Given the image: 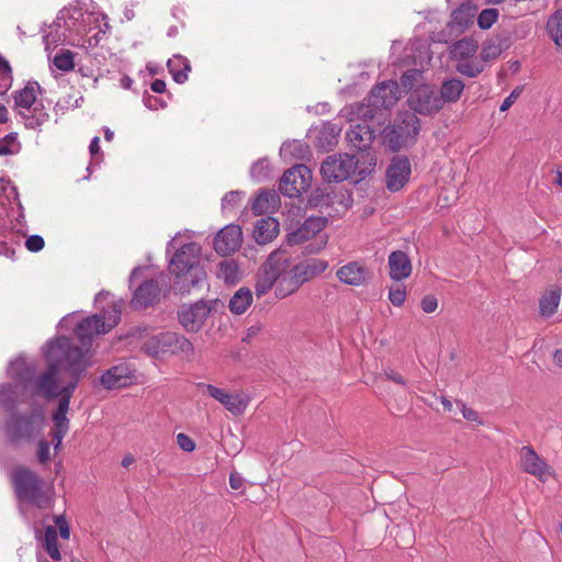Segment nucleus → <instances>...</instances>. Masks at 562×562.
I'll use <instances>...</instances> for the list:
<instances>
[{
    "mask_svg": "<svg viewBox=\"0 0 562 562\" xmlns=\"http://www.w3.org/2000/svg\"><path fill=\"white\" fill-rule=\"evenodd\" d=\"M375 161L369 154L356 157L349 154L328 156L321 166V173L327 182H341L348 179L359 182L371 172Z\"/></svg>",
    "mask_w": 562,
    "mask_h": 562,
    "instance_id": "nucleus-3",
    "label": "nucleus"
},
{
    "mask_svg": "<svg viewBox=\"0 0 562 562\" xmlns=\"http://www.w3.org/2000/svg\"><path fill=\"white\" fill-rule=\"evenodd\" d=\"M100 138L99 136H94L91 142H90V145H89V151L92 156L97 155L100 153Z\"/></svg>",
    "mask_w": 562,
    "mask_h": 562,
    "instance_id": "nucleus-64",
    "label": "nucleus"
},
{
    "mask_svg": "<svg viewBox=\"0 0 562 562\" xmlns=\"http://www.w3.org/2000/svg\"><path fill=\"white\" fill-rule=\"evenodd\" d=\"M45 246L44 238L41 235H31L25 240V247L27 250L32 252H37L42 250Z\"/></svg>",
    "mask_w": 562,
    "mask_h": 562,
    "instance_id": "nucleus-52",
    "label": "nucleus"
},
{
    "mask_svg": "<svg viewBox=\"0 0 562 562\" xmlns=\"http://www.w3.org/2000/svg\"><path fill=\"white\" fill-rule=\"evenodd\" d=\"M311 180V170L305 165H295L283 173L279 190L283 195L295 198L310 188Z\"/></svg>",
    "mask_w": 562,
    "mask_h": 562,
    "instance_id": "nucleus-8",
    "label": "nucleus"
},
{
    "mask_svg": "<svg viewBox=\"0 0 562 562\" xmlns=\"http://www.w3.org/2000/svg\"><path fill=\"white\" fill-rule=\"evenodd\" d=\"M229 485L233 490H239L244 485V477L236 472L231 473L229 475Z\"/></svg>",
    "mask_w": 562,
    "mask_h": 562,
    "instance_id": "nucleus-60",
    "label": "nucleus"
},
{
    "mask_svg": "<svg viewBox=\"0 0 562 562\" xmlns=\"http://www.w3.org/2000/svg\"><path fill=\"white\" fill-rule=\"evenodd\" d=\"M252 303V292L248 288H240L232 296L228 303L229 311L233 314L241 315Z\"/></svg>",
    "mask_w": 562,
    "mask_h": 562,
    "instance_id": "nucleus-35",
    "label": "nucleus"
},
{
    "mask_svg": "<svg viewBox=\"0 0 562 562\" xmlns=\"http://www.w3.org/2000/svg\"><path fill=\"white\" fill-rule=\"evenodd\" d=\"M398 85L389 80L376 85L370 92L369 102L374 108L389 109L398 100Z\"/></svg>",
    "mask_w": 562,
    "mask_h": 562,
    "instance_id": "nucleus-19",
    "label": "nucleus"
},
{
    "mask_svg": "<svg viewBox=\"0 0 562 562\" xmlns=\"http://www.w3.org/2000/svg\"><path fill=\"white\" fill-rule=\"evenodd\" d=\"M347 138L349 142L353 143L355 146H357L356 142H363V140H370L371 139V131L368 126H361L357 125L355 127H351L347 132ZM358 147H361V144H358Z\"/></svg>",
    "mask_w": 562,
    "mask_h": 562,
    "instance_id": "nucleus-47",
    "label": "nucleus"
},
{
    "mask_svg": "<svg viewBox=\"0 0 562 562\" xmlns=\"http://www.w3.org/2000/svg\"><path fill=\"white\" fill-rule=\"evenodd\" d=\"M519 465L528 474L539 480H544L549 474L550 467L541 459L530 446H524L519 452Z\"/></svg>",
    "mask_w": 562,
    "mask_h": 562,
    "instance_id": "nucleus-18",
    "label": "nucleus"
},
{
    "mask_svg": "<svg viewBox=\"0 0 562 562\" xmlns=\"http://www.w3.org/2000/svg\"><path fill=\"white\" fill-rule=\"evenodd\" d=\"M244 195L245 193L238 190L226 193L222 199L223 211H231L237 207L240 204Z\"/></svg>",
    "mask_w": 562,
    "mask_h": 562,
    "instance_id": "nucleus-48",
    "label": "nucleus"
},
{
    "mask_svg": "<svg viewBox=\"0 0 562 562\" xmlns=\"http://www.w3.org/2000/svg\"><path fill=\"white\" fill-rule=\"evenodd\" d=\"M177 443L186 452H192L195 449L194 441L183 432L177 435Z\"/></svg>",
    "mask_w": 562,
    "mask_h": 562,
    "instance_id": "nucleus-54",
    "label": "nucleus"
},
{
    "mask_svg": "<svg viewBox=\"0 0 562 562\" xmlns=\"http://www.w3.org/2000/svg\"><path fill=\"white\" fill-rule=\"evenodd\" d=\"M75 54L69 49H60L54 57V65L61 71H70L75 67Z\"/></svg>",
    "mask_w": 562,
    "mask_h": 562,
    "instance_id": "nucleus-45",
    "label": "nucleus"
},
{
    "mask_svg": "<svg viewBox=\"0 0 562 562\" xmlns=\"http://www.w3.org/2000/svg\"><path fill=\"white\" fill-rule=\"evenodd\" d=\"M561 291L559 288L550 289L539 302L540 314L546 317L553 315L559 306Z\"/></svg>",
    "mask_w": 562,
    "mask_h": 562,
    "instance_id": "nucleus-36",
    "label": "nucleus"
},
{
    "mask_svg": "<svg viewBox=\"0 0 562 562\" xmlns=\"http://www.w3.org/2000/svg\"><path fill=\"white\" fill-rule=\"evenodd\" d=\"M161 289L155 279L144 281L135 291L132 304L135 307H147L159 300Z\"/></svg>",
    "mask_w": 562,
    "mask_h": 562,
    "instance_id": "nucleus-22",
    "label": "nucleus"
},
{
    "mask_svg": "<svg viewBox=\"0 0 562 562\" xmlns=\"http://www.w3.org/2000/svg\"><path fill=\"white\" fill-rule=\"evenodd\" d=\"M326 225V217L311 216L297 229L288 234V243L289 245H300L313 239V241L305 246L304 252L317 254L326 245V239L318 235Z\"/></svg>",
    "mask_w": 562,
    "mask_h": 562,
    "instance_id": "nucleus-7",
    "label": "nucleus"
},
{
    "mask_svg": "<svg viewBox=\"0 0 562 562\" xmlns=\"http://www.w3.org/2000/svg\"><path fill=\"white\" fill-rule=\"evenodd\" d=\"M519 94H520V90L518 88L513 90L510 92V94L505 98V100L503 101V103L499 106V110L502 112L507 111L515 103V101L519 97Z\"/></svg>",
    "mask_w": 562,
    "mask_h": 562,
    "instance_id": "nucleus-57",
    "label": "nucleus"
},
{
    "mask_svg": "<svg viewBox=\"0 0 562 562\" xmlns=\"http://www.w3.org/2000/svg\"><path fill=\"white\" fill-rule=\"evenodd\" d=\"M497 18L496 9H484L477 16V24L482 30H487L496 22Z\"/></svg>",
    "mask_w": 562,
    "mask_h": 562,
    "instance_id": "nucleus-49",
    "label": "nucleus"
},
{
    "mask_svg": "<svg viewBox=\"0 0 562 562\" xmlns=\"http://www.w3.org/2000/svg\"><path fill=\"white\" fill-rule=\"evenodd\" d=\"M201 247L196 243H188L180 247L169 261V271L175 276V289L181 293H190L206 279V272L200 266Z\"/></svg>",
    "mask_w": 562,
    "mask_h": 562,
    "instance_id": "nucleus-2",
    "label": "nucleus"
},
{
    "mask_svg": "<svg viewBox=\"0 0 562 562\" xmlns=\"http://www.w3.org/2000/svg\"><path fill=\"white\" fill-rule=\"evenodd\" d=\"M501 54V49L494 45H484L480 53V61L483 64L496 58Z\"/></svg>",
    "mask_w": 562,
    "mask_h": 562,
    "instance_id": "nucleus-53",
    "label": "nucleus"
},
{
    "mask_svg": "<svg viewBox=\"0 0 562 562\" xmlns=\"http://www.w3.org/2000/svg\"><path fill=\"white\" fill-rule=\"evenodd\" d=\"M59 402H58V406H57V409L58 412L60 413H68L69 411V404H70V400L69 397L67 396H59Z\"/></svg>",
    "mask_w": 562,
    "mask_h": 562,
    "instance_id": "nucleus-63",
    "label": "nucleus"
},
{
    "mask_svg": "<svg viewBox=\"0 0 562 562\" xmlns=\"http://www.w3.org/2000/svg\"><path fill=\"white\" fill-rule=\"evenodd\" d=\"M328 268V262L319 258L306 259L302 262L296 263L291 268L295 278L301 284H304L313 278L319 276Z\"/></svg>",
    "mask_w": 562,
    "mask_h": 562,
    "instance_id": "nucleus-23",
    "label": "nucleus"
},
{
    "mask_svg": "<svg viewBox=\"0 0 562 562\" xmlns=\"http://www.w3.org/2000/svg\"><path fill=\"white\" fill-rule=\"evenodd\" d=\"M44 426V415L34 409L26 415L12 413L5 426L7 437L12 443L31 441Z\"/></svg>",
    "mask_w": 562,
    "mask_h": 562,
    "instance_id": "nucleus-6",
    "label": "nucleus"
},
{
    "mask_svg": "<svg viewBox=\"0 0 562 562\" xmlns=\"http://www.w3.org/2000/svg\"><path fill=\"white\" fill-rule=\"evenodd\" d=\"M40 89L41 87L36 81H29L23 89L13 93L14 112L16 115L38 102L36 101V91Z\"/></svg>",
    "mask_w": 562,
    "mask_h": 562,
    "instance_id": "nucleus-28",
    "label": "nucleus"
},
{
    "mask_svg": "<svg viewBox=\"0 0 562 562\" xmlns=\"http://www.w3.org/2000/svg\"><path fill=\"white\" fill-rule=\"evenodd\" d=\"M42 543L46 553L55 561L60 560V552L57 546V531L55 527L48 526L44 530Z\"/></svg>",
    "mask_w": 562,
    "mask_h": 562,
    "instance_id": "nucleus-39",
    "label": "nucleus"
},
{
    "mask_svg": "<svg viewBox=\"0 0 562 562\" xmlns=\"http://www.w3.org/2000/svg\"><path fill=\"white\" fill-rule=\"evenodd\" d=\"M12 485L19 499L38 508H47L52 504L53 488L32 470L20 467L11 474Z\"/></svg>",
    "mask_w": 562,
    "mask_h": 562,
    "instance_id": "nucleus-4",
    "label": "nucleus"
},
{
    "mask_svg": "<svg viewBox=\"0 0 562 562\" xmlns=\"http://www.w3.org/2000/svg\"><path fill=\"white\" fill-rule=\"evenodd\" d=\"M420 130V121L414 113H406L401 121L396 123L391 132L390 140L396 139L393 148L401 147L408 139H414Z\"/></svg>",
    "mask_w": 562,
    "mask_h": 562,
    "instance_id": "nucleus-16",
    "label": "nucleus"
},
{
    "mask_svg": "<svg viewBox=\"0 0 562 562\" xmlns=\"http://www.w3.org/2000/svg\"><path fill=\"white\" fill-rule=\"evenodd\" d=\"M385 375L389 380L400 384V385H405L406 384V381L405 379L398 374L397 372H395L393 369H389L385 371Z\"/></svg>",
    "mask_w": 562,
    "mask_h": 562,
    "instance_id": "nucleus-61",
    "label": "nucleus"
},
{
    "mask_svg": "<svg viewBox=\"0 0 562 562\" xmlns=\"http://www.w3.org/2000/svg\"><path fill=\"white\" fill-rule=\"evenodd\" d=\"M75 14L82 16L80 10H74V14L65 10L58 13L54 22L48 26L49 31L43 36L46 49H49L50 46L55 47L68 40V33L74 30L78 19Z\"/></svg>",
    "mask_w": 562,
    "mask_h": 562,
    "instance_id": "nucleus-10",
    "label": "nucleus"
},
{
    "mask_svg": "<svg viewBox=\"0 0 562 562\" xmlns=\"http://www.w3.org/2000/svg\"><path fill=\"white\" fill-rule=\"evenodd\" d=\"M409 108L419 114L431 115L443 106L438 92L429 85L416 88L408 98Z\"/></svg>",
    "mask_w": 562,
    "mask_h": 562,
    "instance_id": "nucleus-11",
    "label": "nucleus"
},
{
    "mask_svg": "<svg viewBox=\"0 0 562 562\" xmlns=\"http://www.w3.org/2000/svg\"><path fill=\"white\" fill-rule=\"evenodd\" d=\"M165 356H180L186 360H192L194 356V347L192 342L178 333L165 331Z\"/></svg>",
    "mask_w": 562,
    "mask_h": 562,
    "instance_id": "nucleus-21",
    "label": "nucleus"
},
{
    "mask_svg": "<svg viewBox=\"0 0 562 562\" xmlns=\"http://www.w3.org/2000/svg\"><path fill=\"white\" fill-rule=\"evenodd\" d=\"M461 413H462V416L467 420L482 424V420L480 419L479 414L474 409L467 407L465 404H463V403L461 404Z\"/></svg>",
    "mask_w": 562,
    "mask_h": 562,
    "instance_id": "nucleus-58",
    "label": "nucleus"
},
{
    "mask_svg": "<svg viewBox=\"0 0 562 562\" xmlns=\"http://www.w3.org/2000/svg\"><path fill=\"white\" fill-rule=\"evenodd\" d=\"M250 175L257 181L267 179L269 177L268 160L260 159V160L256 161L250 168Z\"/></svg>",
    "mask_w": 562,
    "mask_h": 562,
    "instance_id": "nucleus-50",
    "label": "nucleus"
},
{
    "mask_svg": "<svg viewBox=\"0 0 562 562\" xmlns=\"http://www.w3.org/2000/svg\"><path fill=\"white\" fill-rule=\"evenodd\" d=\"M477 44L472 38H462L457 41L450 49L452 59L462 61L470 59L477 50Z\"/></svg>",
    "mask_w": 562,
    "mask_h": 562,
    "instance_id": "nucleus-34",
    "label": "nucleus"
},
{
    "mask_svg": "<svg viewBox=\"0 0 562 562\" xmlns=\"http://www.w3.org/2000/svg\"><path fill=\"white\" fill-rule=\"evenodd\" d=\"M67 352H69V337L59 336L47 344L45 356L48 368L34 379V391L37 395L46 400L58 397L60 394L58 372L63 369L79 371L76 369L78 362L75 360L78 359V353L72 351L71 356H68Z\"/></svg>",
    "mask_w": 562,
    "mask_h": 562,
    "instance_id": "nucleus-1",
    "label": "nucleus"
},
{
    "mask_svg": "<svg viewBox=\"0 0 562 562\" xmlns=\"http://www.w3.org/2000/svg\"><path fill=\"white\" fill-rule=\"evenodd\" d=\"M140 349L150 357L160 358L165 356V331L144 339Z\"/></svg>",
    "mask_w": 562,
    "mask_h": 562,
    "instance_id": "nucleus-37",
    "label": "nucleus"
},
{
    "mask_svg": "<svg viewBox=\"0 0 562 562\" xmlns=\"http://www.w3.org/2000/svg\"><path fill=\"white\" fill-rule=\"evenodd\" d=\"M198 389L220 402L231 414L235 416L243 415L250 402L249 396L244 393H229L213 384L201 382L198 383Z\"/></svg>",
    "mask_w": 562,
    "mask_h": 562,
    "instance_id": "nucleus-9",
    "label": "nucleus"
},
{
    "mask_svg": "<svg viewBox=\"0 0 562 562\" xmlns=\"http://www.w3.org/2000/svg\"><path fill=\"white\" fill-rule=\"evenodd\" d=\"M474 18V10L471 5L462 4L459 9L452 12V23L459 29H465L472 23Z\"/></svg>",
    "mask_w": 562,
    "mask_h": 562,
    "instance_id": "nucleus-43",
    "label": "nucleus"
},
{
    "mask_svg": "<svg viewBox=\"0 0 562 562\" xmlns=\"http://www.w3.org/2000/svg\"><path fill=\"white\" fill-rule=\"evenodd\" d=\"M134 379V371L125 362L111 367L103 372L100 378V383L106 390H116L132 384Z\"/></svg>",
    "mask_w": 562,
    "mask_h": 562,
    "instance_id": "nucleus-17",
    "label": "nucleus"
},
{
    "mask_svg": "<svg viewBox=\"0 0 562 562\" xmlns=\"http://www.w3.org/2000/svg\"><path fill=\"white\" fill-rule=\"evenodd\" d=\"M547 30L551 40L562 49V10H558L549 18Z\"/></svg>",
    "mask_w": 562,
    "mask_h": 562,
    "instance_id": "nucleus-40",
    "label": "nucleus"
},
{
    "mask_svg": "<svg viewBox=\"0 0 562 562\" xmlns=\"http://www.w3.org/2000/svg\"><path fill=\"white\" fill-rule=\"evenodd\" d=\"M260 269L278 280L282 276L289 273L290 257L284 250L277 249L268 256Z\"/></svg>",
    "mask_w": 562,
    "mask_h": 562,
    "instance_id": "nucleus-24",
    "label": "nucleus"
},
{
    "mask_svg": "<svg viewBox=\"0 0 562 562\" xmlns=\"http://www.w3.org/2000/svg\"><path fill=\"white\" fill-rule=\"evenodd\" d=\"M18 116L23 122L24 126L30 130L41 131V127L49 119V114L42 101L23 110Z\"/></svg>",
    "mask_w": 562,
    "mask_h": 562,
    "instance_id": "nucleus-27",
    "label": "nucleus"
},
{
    "mask_svg": "<svg viewBox=\"0 0 562 562\" xmlns=\"http://www.w3.org/2000/svg\"><path fill=\"white\" fill-rule=\"evenodd\" d=\"M217 277L226 283L234 284L240 280V271L234 259H226L217 267Z\"/></svg>",
    "mask_w": 562,
    "mask_h": 562,
    "instance_id": "nucleus-38",
    "label": "nucleus"
},
{
    "mask_svg": "<svg viewBox=\"0 0 562 562\" xmlns=\"http://www.w3.org/2000/svg\"><path fill=\"white\" fill-rule=\"evenodd\" d=\"M169 72L177 83H184L188 80V72L191 70L189 59L181 55H175L167 63Z\"/></svg>",
    "mask_w": 562,
    "mask_h": 562,
    "instance_id": "nucleus-32",
    "label": "nucleus"
},
{
    "mask_svg": "<svg viewBox=\"0 0 562 562\" xmlns=\"http://www.w3.org/2000/svg\"><path fill=\"white\" fill-rule=\"evenodd\" d=\"M276 195L269 191H260L252 201L251 210L256 215H261L274 206Z\"/></svg>",
    "mask_w": 562,
    "mask_h": 562,
    "instance_id": "nucleus-41",
    "label": "nucleus"
},
{
    "mask_svg": "<svg viewBox=\"0 0 562 562\" xmlns=\"http://www.w3.org/2000/svg\"><path fill=\"white\" fill-rule=\"evenodd\" d=\"M389 300L395 306H402L406 300V290L405 286L401 284H396L392 286L389 291Z\"/></svg>",
    "mask_w": 562,
    "mask_h": 562,
    "instance_id": "nucleus-51",
    "label": "nucleus"
},
{
    "mask_svg": "<svg viewBox=\"0 0 562 562\" xmlns=\"http://www.w3.org/2000/svg\"><path fill=\"white\" fill-rule=\"evenodd\" d=\"M211 306L205 301H198L194 304L182 306L179 312V322L188 331H198L206 321Z\"/></svg>",
    "mask_w": 562,
    "mask_h": 562,
    "instance_id": "nucleus-13",
    "label": "nucleus"
},
{
    "mask_svg": "<svg viewBox=\"0 0 562 562\" xmlns=\"http://www.w3.org/2000/svg\"><path fill=\"white\" fill-rule=\"evenodd\" d=\"M485 65L480 60L465 59L459 61L456 66V70L469 78L477 77L483 70Z\"/></svg>",
    "mask_w": 562,
    "mask_h": 562,
    "instance_id": "nucleus-42",
    "label": "nucleus"
},
{
    "mask_svg": "<svg viewBox=\"0 0 562 562\" xmlns=\"http://www.w3.org/2000/svg\"><path fill=\"white\" fill-rule=\"evenodd\" d=\"M336 277L344 284L351 286H363L371 281L373 273L368 267L361 265L360 262L350 261L341 266L336 271Z\"/></svg>",
    "mask_w": 562,
    "mask_h": 562,
    "instance_id": "nucleus-15",
    "label": "nucleus"
},
{
    "mask_svg": "<svg viewBox=\"0 0 562 562\" xmlns=\"http://www.w3.org/2000/svg\"><path fill=\"white\" fill-rule=\"evenodd\" d=\"M420 306L425 313H432L438 307V300L436 299L435 295H431V294L425 295L422 299Z\"/></svg>",
    "mask_w": 562,
    "mask_h": 562,
    "instance_id": "nucleus-55",
    "label": "nucleus"
},
{
    "mask_svg": "<svg viewBox=\"0 0 562 562\" xmlns=\"http://www.w3.org/2000/svg\"><path fill=\"white\" fill-rule=\"evenodd\" d=\"M310 155V146L297 139L284 142L280 148V156L285 160H304Z\"/></svg>",
    "mask_w": 562,
    "mask_h": 562,
    "instance_id": "nucleus-30",
    "label": "nucleus"
},
{
    "mask_svg": "<svg viewBox=\"0 0 562 562\" xmlns=\"http://www.w3.org/2000/svg\"><path fill=\"white\" fill-rule=\"evenodd\" d=\"M301 285L302 284L290 269L289 273L277 280L274 295L277 299H285L289 295L295 293L301 288Z\"/></svg>",
    "mask_w": 562,
    "mask_h": 562,
    "instance_id": "nucleus-33",
    "label": "nucleus"
},
{
    "mask_svg": "<svg viewBox=\"0 0 562 562\" xmlns=\"http://www.w3.org/2000/svg\"><path fill=\"white\" fill-rule=\"evenodd\" d=\"M121 319V306L113 304L110 310L102 311L83 318L75 328V334L81 342L79 347L86 355L94 337L109 333Z\"/></svg>",
    "mask_w": 562,
    "mask_h": 562,
    "instance_id": "nucleus-5",
    "label": "nucleus"
},
{
    "mask_svg": "<svg viewBox=\"0 0 562 562\" xmlns=\"http://www.w3.org/2000/svg\"><path fill=\"white\" fill-rule=\"evenodd\" d=\"M279 234V223L272 217L260 218L255 227L254 237L255 240L265 245L274 239Z\"/></svg>",
    "mask_w": 562,
    "mask_h": 562,
    "instance_id": "nucleus-29",
    "label": "nucleus"
},
{
    "mask_svg": "<svg viewBox=\"0 0 562 562\" xmlns=\"http://www.w3.org/2000/svg\"><path fill=\"white\" fill-rule=\"evenodd\" d=\"M390 278L395 281L406 279L412 273V262L401 250L392 251L389 256Z\"/></svg>",
    "mask_w": 562,
    "mask_h": 562,
    "instance_id": "nucleus-25",
    "label": "nucleus"
},
{
    "mask_svg": "<svg viewBox=\"0 0 562 562\" xmlns=\"http://www.w3.org/2000/svg\"><path fill=\"white\" fill-rule=\"evenodd\" d=\"M18 116L23 122L24 126L30 130L41 131V127L49 119V114L42 101L23 110Z\"/></svg>",
    "mask_w": 562,
    "mask_h": 562,
    "instance_id": "nucleus-26",
    "label": "nucleus"
},
{
    "mask_svg": "<svg viewBox=\"0 0 562 562\" xmlns=\"http://www.w3.org/2000/svg\"><path fill=\"white\" fill-rule=\"evenodd\" d=\"M411 161L406 156H394L386 169L385 186L389 191H400L409 180Z\"/></svg>",
    "mask_w": 562,
    "mask_h": 562,
    "instance_id": "nucleus-12",
    "label": "nucleus"
},
{
    "mask_svg": "<svg viewBox=\"0 0 562 562\" xmlns=\"http://www.w3.org/2000/svg\"><path fill=\"white\" fill-rule=\"evenodd\" d=\"M464 90V83L462 80L458 78H452L445 80L441 83L440 90H439V99H441L442 106L445 103H454L457 102L462 92Z\"/></svg>",
    "mask_w": 562,
    "mask_h": 562,
    "instance_id": "nucleus-31",
    "label": "nucleus"
},
{
    "mask_svg": "<svg viewBox=\"0 0 562 562\" xmlns=\"http://www.w3.org/2000/svg\"><path fill=\"white\" fill-rule=\"evenodd\" d=\"M150 89L156 93H164L166 91V82L161 79H155L150 85Z\"/></svg>",
    "mask_w": 562,
    "mask_h": 562,
    "instance_id": "nucleus-62",
    "label": "nucleus"
},
{
    "mask_svg": "<svg viewBox=\"0 0 562 562\" xmlns=\"http://www.w3.org/2000/svg\"><path fill=\"white\" fill-rule=\"evenodd\" d=\"M243 243V233L238 225L229 224L222 228L214 237V250L227 256L239 249Z\"/></svg>",
    "mask_w": 562,
    "mask_h": 562,
    "instance_id": "nucleus-14",
    "label": "nucleus"
},
{
    "mask_svg": "<svg viewBox=\"0 0 562 562\" xmlns=\"http://www.w3.org/2000/svg\"><path fill=\"white\" fill-rule=\"evenodd\" d=\"M72 351L78 353V359L75 360L76 362H78L76 369H78L79 371H75L74 369H63V371L69 374L71 381L63 387L59 386V396H67L69 398H71L78 385V382L82 373L86 371L87 367L83 351L80 348H78V346L72 341L71 338H69V352H67L66 355L71 356Z\"/></svg>",
    "mask_w": 562,
    "mask_h": 562,
    "instance_id": "nucleus-20",
    "label": "nucleus"
},
{
    "mask_svg": "<svg viewBox=\"0 0 562 562\" xmlns=\"http://www.w3.org/2000/svg\"><path fill=\"white\" fill-rule=\"evenodd\" d=\"M12 70L9 63L0 55V95L5 92L12 86Z\"/></svg>",
    "mask_w": 562,
    "mask_h": 562,
    "instance_id": "nucleus-46",
    "label": "nucleus"
},
{
    "mask_svg": "<svg viewBox=\"0 0 562 562\" xmlns=\"http://www.w3.org/2000/svg\"><path fill=\"white\" fill-rule=\"evenodd\" d=\"M55 522L58 526L60 537L63 539H68L69 535H70V530H69L68 524L65 520V518L63 516H57L55 519Z\"/></svg>",
    "mask_w": 562,
    "mask_h": 562,
    "instance_id": "nucleus-59",
    "label": "nucleus"
},
{
    "mask_svg": "<svg viewBox=\"0 0 562 562\" xmlns=\"http://www.w3.org/2000/svg\"><path fill=\"white\" fill-rule=\"evenodd\" d=\"M49 443L46 440H40L37 449V459L45 464L50 459Z\"/></svg>",
    "mask_w": 562,
    "mask_h": 562,
    "instance_id": "nucleus-56",
    "label": "nucleus"
},
{
    "mask_svg": "<svg viewBox=\"0 0 562 562\" xmlns=\"http://www.w3.org/2000/svg\"><path fill=\"white\" fill-rule=\"evenodd\" d=\"M276 282L277 280L272 278L271 274H268L263 270L259 269L255 284L256 295L260 297L267 294L276 284Z\"/></svg>",
    "mask_w": 562,
    "mask_h": 562,
    "instance_id": "nucleus-44",
    "label": "nucleus"
}]
</instances>
